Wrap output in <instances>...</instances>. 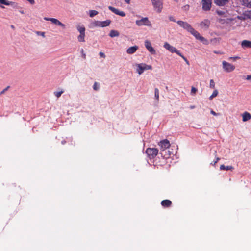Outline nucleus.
<instances>
[{"instance_id": "f257e3e1", "label": "nucleus", "mask_w": 251, "mask_h": 251, "mask_svg": "<svg viewBox=\"0 0 251 251\" xmlns=\"http://www.w3.org/2000/svg\"><path fill=\"white\" fill-rule=\"evenodd\" d=\"M146 153L150 159H153L158 154V150L155 148H148L146 150Z\"/></svg>"}, {"instance_id": "f03ea898", "label": "nucleus", "mask_w": 251, "mask_h": 251, "mask_svg": "<svg viewBox=\"0 0 251 251\" xmlns=\"http://www.w3.org/2000/svg\"><path fill=\"white\" fill-rule=\"evenodd\" d=\"M76 28L80 33V35L77 37L78 41L80 42H85V28L83 25H77Z\"/></svg>"}, {"instance_id": "7ed1b4c3", "label": "nucleus", "mask_w": 251, "mask_h": 251, "mask_svg": "<svg viewBox=\"0 0 251 251\" xmlns=\"http://www.w3.org/2000/svg\"><path fill=\"white\" fill-rule=\"evenodd\" d=\"M137 72L139 75H141L145 70H152V67L151 65H147L145 63H140L137 65Z\"/></svg>"}, {"instance_id": "20e7f679", "label": "nucleus", "mask_w": 251, "mask_h": 251, "mask_svg": "<svg viewBox=\"0 0 251 251\" xmlns=\"http://www.w3.org/2000/svg\"><path fill=\"white\" fill-rule=\"evenodd\" d=\"M154 9L160 13L163 9V0H151Z\"/></svg>"}, {"instance_id": "39448f33", "label": "nucleus", "mask_w": 251, "mask_h": 251, "mask_svg": "<svg viewBox=\"0 0 251 251\" xmlns=\"http://www.w3.org/2000/svg\"><path fill=\"white\" fill-rule=\"evenodd\" d=\"M190 33L192 34L197 39L200 40L203 44H208V41L203 37L201 36L200 34L198 31L195 30L193 28L190 31Z\"/></svg>"}, {"instance_id": "423d86ee", "label": "nucleus", "mask_w": 251, "mask_h": 251, "mask_svg": "<svg viewBox=\"0 0 251 251\" xmlns=\"http://www.w3.org/2000/svg\"><path fill=\"white\" fill-rule=\"evenodd\" d=\"M136 24L139 26L143 25L151 26V24L147 17L142 18L141 20H136Z\"/></svg>"}, {"instance_id": "0eeeda50", "label": "nucleus", "mask_w": 251, "mask_h": 251, "mask_svg": "<svg viewBox=\"0 0 251 251\" xmlns=\"http://www.w3.org/2000/svg\"><path fill=\"white\" fill-rule=\"evenodd\" d=\"M223 68L226 72H231L234 70L235 67L231 63H229L226 61L222 62Z\"/></svg>"}, {"instance_id": "6e6552de", "label": "nucleus", "mask_w": 251, "mask_h": 251, "mask_svg": "<svg viewBox=\"0 0 251 251\" xmlns=\"http://www.w3.org/2000/svg\"><path fill=\"white\" fill-rule=\"evenodd\" d=\"M177 24L181 27L186 30L189 32L192 29L193 27L191 25L186 22L179 20L176 22Z\"/></svg>"}, {"instance_id": "1a4fd4ad", "label": "nucleus", "mask_w": 251, "mask_h": 251, "mask_svg": "<svg viewBox=\"0 0 251 251\" xmlns=\"http://www.w3.org/2000/svg\"><path fill=\"white\" fill-rule=\"evenodd\" d=\"M161 151H164L166 149L169 148L170 146V142L167 139H164L158 143Z\"/></svg>"}, {"instance_id": "9d476101", "label": "nucleus", "mask_w": 251, "mask_h": 251, "mask_svg": "<svg viewBox=\"0 0 251 251\" xmlns=\"http://www.w3.org/2000/svg\"><path fill=\"white\" fill-rule=\"evenodd\" d=\"M164 47L172 53H176L178 55H181V52L179 50L167 42L164 43Z\"/></svg>"}, {"instance_id": "9b49d317", "label": "nucleus", "mask_w": 251, "mask_h": 251, "mask_svg": "<svg viewBox=\"0 0 251 251\" xmlns=\"http://www.w3.org/2000/svg\"><path fill=\"white\" fill-rule=\"evenodd\" d=\"M202 8L204 11H207L210 10L212 4V0H202Z\"/></svg>"}, {"instance_id": "f8f14e48", "label": "nucleus", "mask_w": 251, "mask_h": 251, "mask_svg": "<svg viewBox=\"0 0 251 251\" xmlns=\"http://www.w3.org/2000/svg\"><path fill=\"white\" fill-rule=\"evenodd\" d=\"M44 19L46 21H50L52 23H53L56 25H57L58 26H61L63 29H64L65 28V25L64 24H63L62 23H61L60 21H59L58 20H57V19L53 18H47V17H45Z\"/></svg>"}, {"instance_id": "ddd939ff", "label": "nucleus", "mask_w": 251, "mask_h": 251, "mask_svg": "<svg viewBox=\"0 0 251 251\" xmlns=\"http://www.w3.org/2000/svg\"><path fill=\"white\" fill-rule=\"evenodd\" d=\"M108 9L115 14L121 16L122 17H125L126 15V13L124 11H120L118 9H116L111 6H109L108 7Z\"/></svg>"}, {"instance_id": "4468645a", "label": "nucleus", "mask_w": 251, "mask_h": 251, "mask_svg": "<svg viewBox=\"0 0 251 251\" xmlns=\"http://www.w3.org/2000/svg\"><path fill=\"white\" fill-rule=\"evenodd\" d=\"M145 46L146 47V48H147V49L152 54H155V50L153 49V48H152V47L151 46V42L148 41V40H146L145 42Z\"/></svg>"}, {"instance_id": "2eb2a0df", "label": "nucleus", "mask_w": 251, "mask_h": 251, "mask_svg": "<svg viewBox=\"0 0 251 251\" xmlns=\"http://www.w3.org/2000/svg\"><path fill=\"white\" fill-rule=\"evenodd\" d=\"M210 24V22L208 19H205L201 22L200 25L201 28L207 29L208 28Z\"/></svg>"}, {"instance_id": "dca6fc26", "label": "nucleus", "mask_w": 251, "mask_h": 251, "mask_svg": "<svg viewBox=\"0 0 251 251\" xmlns=\"http://www.w3.org/2000/svg\"><path fill=\"white\" fill-rule=\"evenodd\" d=\"M229 0H214V3L219 6H223L227 4Z\"/></svg>"}, {"instance_id": "f3484780", "label": "nucleus", "mask_w": 251, "mask_h": 251, "mask_svg": "<svg viewBox=\"0 0 251 251\" xmlns=\"http://www.w3.org/2000/svg\"><path fill=\"white\" fill-rule=\"evenodd\" d=\"M241 46L243 49L250 48H251V41L244 40L241 42Z\"/></svg>"}, {"instance_id": "a211bd4d", "label": "nucleus", "mask_w": 251, "mask_h": 251, "mask_svg": "<svg viewBox=\"0 0 251 251\" xmlns=\"http://www.w3.org/2000/svg\"><path fill=\"white\" fill-rule=\"evenodd\" d=\"M138 49V47L137 46L135 45L132 47H130L128 49H127L126 52L129 54H132L135 53Z\"/></svg>"}, {"instance_id": "6ab92c4d", "label": "nucleus", "mask_w": 251, "mask_h": 251, "mask_svg": "<svg viewBox=\"0 0 251 251\" xmlns=\"http://www.w3.org/2000/svg\"><path fill=\"white\" fill-rule=\"evenodd\" d=\"M161 204L163 207H170L172 205V201L169 200H164L161 201Z\"/></svg>"}, {"instance_id": "aec40b11", "label": "nucleus", "mask_w": 251, "mask_h": 251, "mask_svg": "<svg viewBox=\"0 0 251 251\" xmlns=\"http://www.w3.org/2000/svg\"><path fill=\"white\" fill-rule=\"evenodd\" d=\"M242 121L243 122H246L251 119V115L248 112H245L242 114Z\"/></svg>"}, {"instance_id": "412c9836", "label": "nucleus", "mask_w": 251, "mask_h": 251, "mask_svg": "<svg viewBox=\"0 0 251 251\" xmlns=\"http://www.w3.org/2000/svg\"><path fill=\"white\" fill-rule=\"evenodd\" d=\"M242 5L249 8H251V0H241Z\"/></svg>"}, {"instance_id": "4be33fe9", "label": "nucleus", "mask_w": 251, "mask_h": 251, "mask_svg": "<svg viewBox=\"0 0 251 251\" xmlns=\"http://www.w3.org/2000/svg\"><path fill=\"white\" fill-rule=\"evenodd\" d=\"M221 170H231L232 171L234 169V167L232 166H225L224 165H221L220 167Z\"/></svg>"}, {"instance_id": "5701e85b", "label": "nucleus", "mask_w": 251, "mask_h": 251, "mask_svg": "<svg viewBox=\"0 0 251 251\" xmlns=\"http://www.w3.org/2000/svg\"><path fill=\"white\" fill-rule=\"evenodd\" d=\"M111 23L110 20H106L104 21H100V27H104L108 26Z\"/></svg>"}, {"instance_id": "b1692460", "label": "nucleus", "mask_w": 251, "mask_h": 251, "mask_svg": "<svg viewBox=\"0 0 251 251\" xmlns=\"http://www.w3.org/2000/svg\"><path fill=\"white\" fill-rule=\"evenodd\" d=\"M109 36L112 38L118 37L119 36V32L117 30H112L110 32Z\"/></svg>"}, {"instance_id": "393cba45", "label": "nucleus", "mask_w": 251, "mask_h": 251, "mask_svg": "<svg viewBox=\"0 0 251 251\" xmlns=\"http://www.w3.org/2000/svg\"><path fill=\"white\" fill-rule=\"evenodd\" d=\"M13 3V2L9 1L7 0H0V6H1V4L10 5H12Z\"/></svg>"}, {"instance_id": "a878e982", "label": "nucleus", "mask_w": 251, "mask_h": 251, "mask_svg": "<svg viewBox=\"0 0 251 251\" xmlns=\"http://www.w3.org/2000/svg\"><path fill=\"white\" fill-rule=\"evenodd\" d=\"M154 96L156 100L158 101L159 98V91L157 88L154 89Z\"/></svg>"}, {"instance_id": "bb28decb", "label": "nucleus", "mask_w": 251, "mask_h": 251, "mask_svg": "<svg viewBox=\"0 0 251 251\" xmlns=\"http://www.w3.org/2000/svg\"><path fill=\"white\" fill-rule=\"evenodd\" d=\"M98 12L94 10H91L89 11V16L90 17H93L94 16L97 15Z\"/></svg>"}, {"instance_id": "cd10ccee", "label": "nucleus", "mask_w": 251, "mask_h": 251, "mask_svg": "<svg viewBox=\"0 0 251 251\" xmlns=\"http://www.w3.org/2000/svg\"><path fill=\"white\" fill-rule=\"evenodd\" d=\"M64 92L63 90H61L60 91H56L54 92V95L57 98H59L62 94Z\"/></svg>"}, {"instance_id": "c85d7f7f", "label": "nucleus", "mask_w": 251, "mask_h": 251, "mask_svg": "<svg viewBox=\"0 0 251 251\" xmlns=\"http://www.w3.org/2000/svg\"><path fill=\"white\" fill-rule=\"evenodd\" d=\"M93 88L95 91L98 90L99 89V84L95 82L93 85Z\"/></svg>"}, {"instance_id": "c756f323", "label": "nucleus", "mask_w": 251, "mask_h": 251, "mask_svg": "<svg viewBox=\"0 0 251 251\" xmlns=\"http://www.w3.org/2000/svg\"><path fill=\"white\" fill-rule=\"evenodd\" d=\"M93 26H99V27H100V21H95V22L93 23Z\"/></svg>"}, {"instance_id": "7c9ffc66", "label": "nucleus", "mask_w": 251, "mask_h": 251, "mask_svg": "<svg viewBox=\"0 0 251 251\" xmlns=\"http://www.w3.org/2000/svg\"><path fill=\"white\" fill-rule=\"evenodd\" d=\"M210 87L213 89L215 88V82L213 79L210 81Z\"/></svg>"}, {"instance_id": "2f4dec72", "label": "nucleus", "mask_w": 251, "mask_h": 251, "mask_svg": "<svg viewBox=\"0 0 251 251\" xmlns=\"http://www.w3.org/2000/svg\"><path fill=\"white\" fill-rule=\"evenodd\" d=\"M179 56L183 59V60L185 61V62H186V63L187 65H189V61L181 53V55H179Z\"/></svg>"}, {"instance_id": "473e14b6", "label": "nucleus", "mask_w": 251, "mask_h": 251, "mask_svg": "<svg viewBox=\"0 0 251 251\" xmlns=\"http://www.w3.org/2000/svg\"><path fill=\"white\" fill-rule=\"evenodd\" d=\"M197 89L195 87H192V88H191V93L192 94H195L197 92Z\"/></svg>"}, {"instance_id": "72a5a7b5", "label": "nucleus", "mask_w": 251, "mask_h": 251, "mask_svg": "<svg viewBox=\"0 0 251 251\" xmlns=\"http://www.w3.org/2000/svg\"><path fill=\"white\" fill-rule=\"evenodd\" d=\"M240 59V57L239 56H234V57H230L229 58V59L232 60L233 61H235L237 59Z\"/></svg>"}, {"instance_id": "f704fd0d", "label": "nucleus", "mask_w": 251, "mask_h": 251, "mask_svg": "<svg viewBox=\"0 0 251 251\" xmlns=\"http://www.w3.org/2000/svg\"><path fill=\"white\" fill-rule=\"evenodd\" d=\"M220 160V158L219 157H216V159L215 160H214V161H213L211 163V164L212 165H215L216 164V163H217V162Z\"/></svg>"}, {"instance_id": "c9c22d12", "label": "nucleus", "mask_w": 251, "mask_h": 251, "mask_svg": "<svg viewBox=\"0 0 251 251\" xmlns=\"http://www.w3.org/2000/svg\"><path fill=\"white\" fill-rule=\"evenodd\" d=\"M218 91L217 90H215L213 92V93L211 95L212 96V97H213L214 98L218 95Z\"/></svg>"}, {"instance_id": "e433bc0d", "label": "nucleus", "mask_w": 251, "mask_h": 251, "mask_svg": "<svg viewBox=\"0 0 251 251\" xmlns=\"http://www.w3.org/2000/svg\"><path fill=\"white\" fill-rule=\"evenodd\" d=\"M37 34L38 35H41V36H42V37H45V32H44L38 31V32H37Z\"/></svg>"}, {"instance_id": "4c0bfd02", "label": "nucleus", "mask_w": 251, "mask_h": 251, "mask_svg": "<svg viewBox=\"0 0 251 251\" xmlns=\"http://www.w3.org/2000/svg\"><path fill=\"white\" fill-rule=\"evenodd\" d=\"M169 19L170 21H171L175 22H177V21H176L175 18L173 16H170L169 17Z\"/></svg>"}, {"instance_id": "58836bf2", "label": "nucleus", "mask_w": 251, "mask_h": 251, "mask_svg": "<svg viewBox=\"0 0 251 251\" xmlns=\"http://www.w3.org/2000/svg\"><path fill=\"white\" fill-rule=\"evenodd\" d=\"M9 88V86H8V87H7L6 88L4 89H3V90H2V91L0 93V95H2V94H4V93L5 92V91H6L8 90V89Z\"/></svg>"}, {"instance_id": "ea45409f", "label": "nucleus", "mask_w": 251, "mask_h": 251, "mask_svg": "<svg viewBox=\"0 0 251 251\" xmlns=\"http://www.w3.org/2000/svg\"><path fill=\"white\" fill-rule=\"evenodd\" d=\"M183 8L185 10H188L189 9V5H188V4L186 5L183 6Z\"/></svg>"}, {"instance_id": "a19ab883", "label": "nucleus", "mask_w": 251, "mask_h": 251, "mask_svg": "<svg viewBox=\"0 0 251 251\" xmlns=\"http://www.w3.org/2000/svg\"><path fill=\"white\" fill-rule=\"evenodd\" d=\"M210 113L211 114L214 115V116H217L218 115H219L218 113H216L215 111H214L213 110H211V111H210Z\"/></svg>"}, {"instance_id": "79ce46f5", "label": "nucleus", "mask_w": 251, "mask_h": 251, "mask_svg": "<svg viewBox=\"0 0 251 251\" xmlns=\"http://www.w3.org/2000/svg\"><path fill=\"white\" fill-rule=\"evenodd\" d=\"M81 53H82V57L84 59H85L86 58V54H85V53H84V51H83V49H82V50H81Z\"/></svg>"}, {"instance_id": "37998d69", "label": "nucleus", "mask_w": 251, "mask_h": 251, "mask_svg": "<svg viewBox=\"0 0 251 251\" xmlns=\"http://www.w3.org/2000/svg\"><path fill=\"white\" fill-rule=\"evenodd\" d=\"M99 54L100 55V57H102V58H105V55L104 54V53H103L102 52H100L99 53Z\"/></svg>"}, {"instance_id": "c03bdc74", "label": "nucleus", "mask_w": 251, "mask_h": 251, "mask_svg": "<svg viewBox=\"0 0 251 251\" xmlns=\"http://www.w3.org/2000/svg\"><path fill=\"white\" fill-rule=\"evenodd\" d=\"M216 12L219 15H222L224 14V12L222 11H217Z\"/></svg>"}, {"instance_id": "a18cd8bd", "label": "nucleus", "mask_w": 251, "mask_h": 251, "mask_svg": "<svg viewBox=\"0 0 251 251\" xmlns=\"http://www.w3.org/2000/svg\"><path fill=\"white\" fill-rule=\"evenodd\" d=\"M247 80H251V75H248L246 77Z\"/></svg>"}, {"instance_id": "49530a36", "label": "nucleus", "mask_w": 251, "mask_h": 251, "mask_svg": "<svg viewBox=\"0 0 251 251\" xmlns=\"http://www.w3.org/2000/svg\"><path fill=\"white\" fill-rule=\"evenodd\" d=\"M125 2H126L127 4H129L131 0H124Z\"/></svg>"}, {"instance_id": "de8ad7c7", "label": "nucleus", "mask_w": 251, "mask_h": 251, "mask_svg": "<svg viewBox=\"0 0 251 251\" xmlns=\"http://www.w3.org/2000/svg\"><path fill=\"white\" fill-rule=\"evenodd\" d=\"M213 98H214V97H212V95H211V96H210V97H209V99H210V100H212Z\"/></svg>"}, {"instance_id": "09e8293b", "label": "nucleus", "mask_w": 251, "mask_h": 251, "mask_svg": "<svg viewBox=\"0 0 251 251\" xmlns=\"http://www.w3.org/2000/svg\"><path fill=\"white\" fill-rule=\"evenodd\" d=\"M65 143H66V141H62V144H65Z\"/></svg>"}, {"instance_id": "8fccbe9b", "label": "nucleus", "mask_w": 251, "mask_h": 251, "mask_svg": "<svg viewBox=\"0 0 251 251\" xmlns=\"http://www.w3.org/2000/svg\"><path fill=\"white\" fill-rule=\"evenodd\" d=\"M190 108H191V109H193V108H195V106H190Z\"/></svg>"}, {"instance_id": "3c124183", "label": "nucleus", "mask_w": 251, "mask_h": 251, "mask_svg": "<svg viewBox=\"0 0 251 251\" xmlns=\"http://www.w3.org/2000/svg\"><path fill=\"white\" fill-rule=\"evenodd\" d=\"M170 155V154H169L168 155V156H169ZM164 156H165V155H164ZM164 157H165V156H164ZM168 157H169V156H166V158H168Z\"/></svg>"}]
</instances>
